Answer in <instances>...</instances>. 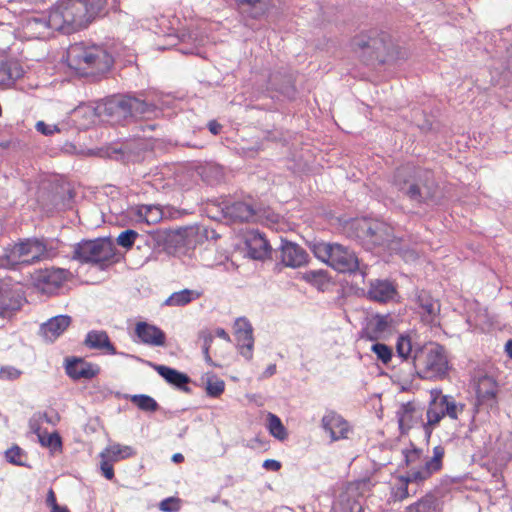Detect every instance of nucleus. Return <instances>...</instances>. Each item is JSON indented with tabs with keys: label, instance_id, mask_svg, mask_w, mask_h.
<instances>
[{
	"label": "nucleus",
	"instance_id": "nucleus-1",
	"mask_svg": "<svg viewBox=\"0 0 512 512\" xmlns=\"http://www.w3.org/2000/svg\"><path fill=\"white\" fill-rule=\"evenodd\" d=\"M67 65L92 82L106 78L114 66L112 53L103 45L74 43L67 51Z\"/></svg>",
	"mask_w": 512,
	"mask_h": 512
},
{
	"label": "nucleus",
	"instance_id": "nucleus-2",
	"mask_svg": "<svg viewBox=\"0 0 512 512\" xmlns=\"http://www.w3.org/2000/svg\"><path fill=\"white\" fill-rule=\"evenodd\" d=\"M158 107L151 101L133 94H118L98 103L100 121L120 125L129 118L155 114Z\"/></svg>",
	"mask_w": 512,
	"mask_h": 512
},
{
	"label": "nucleus",
	"instance_id": "nucleus-3",
	"mask_svg": "<svg viewBox=\"0 0 512 512\" xmlns=\"http://www.w3.org/2000/svg\"><path fill=\"white\" fill-rule=\"evenodd\" d=\"M353 50L365 65H384L394 57L391 35L379 28L363 30L351 40Z\"/></svg>",
	"mask_w": 512,
	"mask_h": 512
},
{
	"label": "nucleus",
	"instance_id": "nucleus-4",
	"mask_svg": "<svg viewBox=\"0 0 512 512\" xmlns=\"http://www.w3.org/2000/svg\"><path fill=\"white\" fill-rule=\"evenodd\" d=\"M411 363L409 381L415 376L427 381H441L449 369L444 347L435 342L416 348Z\"/></svg>",
	"mask_w": 512,
	"mask_h": 512
},
{
	"label": "nucleus",
	"instance_id": "nucleus-5",
	"mask_svg": "<svg viewBox=\"0 0 512 512\" xmlns=\"http://www.w3.org/2000/svg\"><path fill=\"white\" fill-rule=\"evenodd\" d=\"M82 0H59L49 10V26L64 34H72L87 26Z\"/></svg>",
	"mask_w": 512,
	"mask_h": 512
},
{
	"label": "nucleus",
	"instance_id": "nucleus-6",
	"mask_svg": "<svg viewBox=\"0 0 512 512\" xmlns=\"http://www.w3.org/2000/svg\"><path fill=\"white\" fill-rule=\"evenodd\" d=\"M445 456V448L437 445L433 448V455L425 461L419 469H411L408 475L398 476L391 489V497L394 501H403L409 497V483H423L428 480L434 473L439 472L443 467V458Z\"/></svg>",
	"mask_w": 512,
	"mask_h": 512
},
{
	"label": "nucleus",
	"instance_id": "nucleus-7",
	"mask_svg": "<svg viewBox=\"0 0 512 512\" xmlns=\"http://www.w3.org/2000/svg\"><path fill=\"white\" fill-rule=\"evenodd\" d=\"M115 256L114 244L109 238H96L75 244L72 259L105 270L115 262Z\"/></svg>",
	"mask_w": 512,
	"mask_h": 512
},
{
	"label": "nucleus",
	"instance_id": "nucleus-8",
	"mask_svg": "<svg viewBox=\"0 0 512 512\" xmlns=\"http://www.w3.org/2000/svg\"><path fill=\"white\" fill-rule=\"evenodd\" d=\"M156 139L144 134L137 135L122 143L114 144L106 149L110 159L120 161L124 164L142 162L148 154H151L155 147Z\"/></svg>",
	"mask_w": 512,
	"mask_h": 512
},
{
	"label": "nucleus",
	"instance_id": "nucleus-9",
	"mask_svg": "<svg viewBox=\"0 0 512 512\" xmlns=\"http://www.w3.org/2000/svg\"><path fill=\"white\" fill-rule=\"evenodd\" d=\"M47 257V244L43 238H25L6 250L0 265L15 269L21 263L30 264Z\"/></svg>",
	"mask_w": 512,
	"mask_h": 512
},
{
	"label": "nucleus",
	"instance_id": "nucleus-10",
	"mask_svg": "<svg viewBox=\"0 0 512 512\" xmlns=\"http://www.w3.org/2000/svg\"><path fill=\"white\" fill-rule=\"evenodd\" d=\"M218 206L223 217L232 223L254 222L261 212V204L250 195L224 197Z\"/></svg>",
	"mask_w": 512,
	"mask_h": 512
},
{
	"label": "nucleus",
	"instance_id": "nucleus-11",
	"mask_svg": "<svg viewBox=\"0 0 512 512\" xmlns=\"http://www.w3.org/2000/svg\"><path fill=\"white\" fill-rule=\"evenodd\" d=\"M433 396L429 403L426 419L424 424L425 432L430 436L432 430L440 423V421L448 416L451 419H456L458 413L463 410L464 405H457L456 402L448 395H439V391L432 390Z\"/></svg>",
	"mask_w": 512,
	"mask_h": 512
},
{
	"label": "nucleus",
	"instance_id": "nucleus-12",
	"mask_svg": "<svg viewBox=\"0 0 512 512\" xmlns=\"http://www.w3.org/2000/svg\"><path fill=\"white\" fill-rule=\"evenodd\" d=\"M192 233L193 230L186 227L159 229L154 233L153 239L168 254H185L188 249L194 247Z\"/></svg>",
	"mask_w": 512,
	"mask_h": 512
},
{
	"label": "nucleus",
	"instance_id": "nucleus-13",
	"mask_svg": "<svg viewBox=\"0 0 512 512\" xmlns=\"http://www.w3.org/2000/svg\"><path fill=\"white\" fill-rule=\"evenodd\" d=\"M415 170L416 165H402L394 171L391 180L392 187L412 202L415 198L421 197L415 181L427 180L424 174H419Z\"/></svg>",
	"mask_w": 512,
	"mask_h": 512
},
{
	"label": "nucleus",
	"instance_id": "nucleus-14",
	"mask_svg": "<svg viewBox=\"0 0 512 512\" xmlns=\"http://www.w3.org/2000/svg\"><path fill=\"white\" fill-rule=\"evenodd\" d=\"M296 77L287 67H280L270 72L267 79V91L277 93L288 100H294L297 95Z\"/></svg>",
	"mask_w": 512,
	"mask_h": 512
},
{
	"label": "nucleus",
	"instance_id": "nucleus-15",
	"mask_svg": "<svg viewBox=\"0 0 512 512\" xmlns=\"http://www.w3.org/2000/svg\"><path fill=\"white\" fill-rule=\"evenodd\" d=\"M274 260L279 261L276 266L281 264L295 269L306 265L309 255L299 244L281 237L280 245L274 251Z\"/></svg>",
	"mask_w": 512,
	"mask_h": 512
},
{
	"label": "nucleus",
	"instance_id": "nucleus-16",
	"mask_svg": "<svg viewBox=\"0 0 512 512\" xmlns=\"http://www.w3.org/2000/svg\"><path fill=\"white\" fill-rule=\"evenodd\" d=\"M395 419L398 424L400 435H407L413 428L422 425L423 408L415 400L401 402L395 410Z\"/></svg>",
	"mask_w": 512,
	"mask_h": 512
},
{
	"label": "nucleus",
	"instance_id": "nucleus-17",
	"mask_svg": "<svg viewBox=\"0 0 512 512\" xmlns=\"http://www.w3.org/2000/svg\"><path fill=\"white\" fill-rule=\"evenodd\" d=\"M68 271L62 268H45L35 270L31 275L32 283L36 289L44 294H54L67 279Z\"/></svg>",
	"mask_w": 512,
	"mask_h": 512
},
{
	"label": "nucleus",
	"instance_id": "nucleus-18",
	"mask_svg": "<svg viewBox=\"0 0 512 512\" xmlns=\"http://www.w3.org/2000/svg\"><path fill=\"white\" fill-rule=\"evenodd\" d=\"M415 172H419V174H424L426 177V181H415L419 192L421 193V197L415 198L414 202L418 205H436L439 203V184L435 178L434 171L416 165Z\"/></svg>",
	"mask_w": 512,
	"mask_h": 512
},
{
	"label": "nucleus",
	"instance_id": "nucleus-19",
	"mask_svg": "<svg viewBox=\"0 0 512 512\" xmlns=\"http://www.w3.org/2000/svg\"><path fill=\"white\" fill-rule=\"evenodd\" d=\"M247 255L253 260L264 261L266 259L274 260V251L266 239L264 233L259 230H252L245 239Z\"/></svg>",
	"mask_w": 512,
	"mask_h": 512
},
{
	"label": "nucleus",
	"instance_id": "nucleus-20",
	"mask_svg": "<svg viewBox=\"0 0 512 512\" xmlns=\"http://www.w3.org/2000/svg\"><path fill=\"white\" fill-rule=\"evenodd\" d=\"M64 362L65 372L73 381L91 380L101 370L99 365L87 362L81 357H66Z\"/></svg>",
	"mask_w": 512,
	"mask_h": 512
},
{
	"label": "nucleus",
	"instance_id": "nucleus-21",
	"mask_svg": "<svg viewBox=\"0 0 512 512\" xmlns=\"http://www.w3.org/2000/svg\"><path fill=\"white\" fill-rule=\"evenodd\" d=\"M329 266L340 273H355L359 270V260L352 250L337 243Z\"/></svg>",
	"mask_w": 512,
	"mask_h": 512
},
{
	"label": "nucleus",
	"instance_id": "nucleus-22",
	"mask_svg": "<svg viewBox=\"0 0 512 512\" xmlns=\"http://www.w3.org/2000/svg\"><path fill=\"white\" fill-rule=\"evenodd\" d=\"M322 428L329 434L331 441L347 439L351 432L349 423L335 411H328L321 420Z\"/></svg>",
	"mask_w": 512,
	"mask_h": 512
},
{
	"label": "nucleus",
	"instance_id": "nucleus-23",
	"mask_svg": "<svg viewBox=\"0 0 512 512\" xmlns=\"http://www.w3.org/2000/svg\"><path fill=\"white\" fill-rule=\"evenodd\" d=\"M420 345H415L409 336L400 335L396 342V352L394 355L395 361H398L399 365L404 366L401 371L406 370V373L401 376V381L408 382L410 378V367L413 366L412 359L415 354V349Z\"/></svg>",
	"mask_w": 512,
	"mask_h": 512
},
{
	"label": "nucleus",
	"instance_id": "nucleus-24",
	"mask_svg": "<svg viewBox=\"0 0 512 512\" xmlns=\"http://www.w3.org/2000/svg\"><path fill=\"white\" fill-rule=\"evenodd\" d=\"M235 338L237 345L240 349V354L246 359L250 360L253 357V328L250 322L240 317L235 322Z\"/></svg>",
	"mask_w": 512,
	"mask_h": 512
},
{
	"label": "nucleus",
	"instance_id": "nucleus-25",
	"mask_svg": "<svg viewBox=\"0 0 512 512\" xmlns=\"http://www.w3.org/2000/svg\"><path fill=\"white\" fill-rule=\"evenodd\" d=\"M72 317L69 315H57L51 317L40 325L39 334L48 342L53 343L71 325Z\"/></svg>",
	"mask_w": 512,
	"mask_h": 512
},
{
	"label": "nucleus",
	"instance_id": "nucleus-26",
	"mask_svg": "<svg viewBox=\"0 0 512 512\" xmlns=\"http://www.w3.org/2000/svg\"><path fill=\"white\" fill-rule=\"evenodd\" d=\"M85 6V18L87 26L97 18H103L108 15L110 10L118 11L120 0H82Z\"/></svg>",
	"mask_w": 512,
	"mask_h": 512
},
{
	"label": "nucleus",
	"instance_id": "nucleus-27",
	"mask_svg": "<svg viewBox=\"0 0 512 512\" xmlns=\"http://www.w3.org/2000/svg\"><path fill=\"white\" fill-rule=\"evenodd\" d=\"M416 303L422 309V320L430 326H438L440 304L427 291H420L416 296Z\"/></svg>",
	"mask_w": 512,
	"mask_h": 512
},
{
	"label": "nucleus",
	"instance_id": "nucleus-28",
	"mask_svg": "<svg viewBox=\"0 0 512 512\" xmlns=\"http://www.w3.org/2000/svg\"><path fill=\"white\" fill-rule=\"evenodd\" d=\"M397 294L394 283L388 279H374L370 281L367 297L370 300L386 303Z\"/></svg>",
	"mask_w": 512,
	"mask_h": 512
},
{
	"label": "nucleus",
	"instance_id": "nucleus-29",
	"mask_svg": "<svg viewBox=\"0 0 512 512\" xmlns=\"http://www.w3.org/2000/svg\"><path fill=\"white\" fill-rule=\"evenodd\" d=\"M391 322L390 314L376 313L367 322L366 327L362 329V337L370 341L378 340L384 333L389 331Z\"/></svg>",
	"mask_w": 512,
	"mask_h": 512
},
{
	"label": "nucleus",
	"instance_id": "nucleus-30",
	"mask_svg": "<svg viewBox=\"0 0 512 512\" xmlns=\"http://www.w3.org/2000/svg\"><path fill=\"white\" fill-rule=\"evenodd\" d=\"M71 117L74 123L80 129H87L95 125L100 120L98 113V103L96 105L82 103L71 111Z\"/></svg>",
	"mask_w": 512,
	"mask_h": 512
},
{
	"label": "nucleus",
	"instance_id": "nucleus-31",
	"mask_svg": "<svg viewBox=\"0 0 512 512\" xmlns=\"http://www.w3.org/2000/svg\"><path fill=\"white\" fill-rule=\"evenodd\" d=\"M135 334L140 342L151 346H164L166 334L159 327L147 322H138L135 326Z\"/></svg>",
	"mask_w": 512,
	"mask_h": 512
},
{
	"label": "nucleus",
	"instance_id": "nucleus-32",
	"mask_svg": "<svg viewBox=\"0 0 512 512\" xmlns=\"http://www.w3.org/2000/svg\"><path fill=\"white\" fill-rule=\"evenodd\" d=\"M83 344L93 350L104 351L109 355H116L117 350L104 330H91L86 334Z\"/></svg>",
	"mask_w": 512,
	"mask_h": 512
},
{
	"label": "nucleus",
	"instance_id": "nucleus-33",
	"mask_svg": "<svg viewBox=\"0 0 512 512\" xmlns=\"http://www.w3.org/2000/svg\"><path fill=\"white\" fill-rule=\"evenodd\" d=\"M235 3L242 15L253 20L261 19L268 11V0H237Z\"/></svg>",
	"mask_w": 512,
	"mask_h": 512
},
{
	"label": "nucleus",
	"instance_id": "nucleus-34",
	"mask_svg": "<svg viewBox=\"0 0 512 512\" xmlns=\"http://www.w3.org/2000/svg\"><path fill=\"white\" fill-rule=\"evenodd\" d=\"M361 242V245L366 249L372 251L378 246H382L385 241V229L380 223L371 220V229H367Z\"/></svg>",
	"mask_w": 512,
	"mask_h": 512
},
{
	"label": "nucleus",
	"instance_id": "nucleus-35",
	"mask_svg": "<svg viewBox=\"0 0 512 512\" xmlns=\"http://www.w3.org/2000/svg\"><path fill=\"white\" fill-rule=\"evenodd\" d=\"M168 384H190V377L172 367L148 362Z\"/></svg>",
	"mask_w": 512,
	"mask_h": 512
},
{
	"label": "nucleus",
	"instance_id": "nucleus-36",
	"mask_svg": "<svg viewBox=\"0 0 512 512\" xmlns=\"http://www.w3.org/2000/svg\"><path fill=\"white\" fill-rule=\"evenodd\" d=\"M30 428L33 433H35L38 437L39 442L44 447H52V448H61L62 441L61 437L57 432L47 433L43 432L38 425V420L31 419L30 420Z\"/></svg>",
	"mask_w": 512,
	"mask_h": 512
},
{
	"label": "nucleus",
	"instance_id": "nucleus-37",
	"mask_svg": "<svg viewBox=\"0 0 512 512\" xmlns=\"http://www.w3.org/2000/svg\"><path fill=\"white\" fill-rule=\"evenodd\" d=\"M135 454L131 446L121 445L118 443L107 446L101 453L100 458L109 459L112 462H117L127 459Z\"/></svg>",
	"mask_w": 512,
	"mask_h": 512
},
{
	"label": "nucleus",
	"instance_id": "nucleus-38",
	"mask_svg": "<svg viewBox=\"0 0 512 512\" xmlns=\"http://www.w3.org/2000/svg\"><path fill=\"white\" fill-rule=\"evenodd\" d=\"M332 512H362V506L358 499L342 491L333 503Z\"/></svg>",
	"mask_w": 512,
	"mask_h": 512
},
{
	"label": "nucleus",
	"instance_id": "nucleus-39",
	"mask_svg": "<svg viewBox=\"0 0 512 512\" xmlns=\"http://www.w3.org/2000/svg\"><path fill=\"white\" fill-rule=\"evenodd\" d=\"M337 243H329L319 240H313L308 242V247L314 256L329 265L334 252V247Z\"/></svg>",
	"mask_w": 512,
	"mask_h": 512
},
{
	"label": "nucleus",
	"instance_id": "nucleus-40",
	"mask_svg": "<svg viewBox=\"0 0 512 512\" xmlns=\"http://www.w3.org/2000/svg\"><path fill=\"white\" fill-rule=\"evenodd\" d=\"M405 512H440V509L436 497L427 494L414 504L408 506Z\"/></svg>",
	"mask_w": 512,
	"mask_h": 512
},
{
	"label": "nucleus",
	"instance_id": "nucleus-41",
	"mask_svg": "<svg viewBox=\"0 0 512 512\" xmlns=\"http://www.w3.org/2000/svg\"><path fill=\"white\" fill-rule=\"evenodd\" d=\"M198 297H199L198 292L186 288L181 291L172 293L165 300L164 304L167 306H177V307L185 306Z\"/></svg>",
	"mask_w": 512,
	"mask_h": 512
},
{
	"label": "nucleus",
	"instance_id": "nucleus-42",
	"mask_svg": "<svg viewBox=\"0 0 512 512\" xmlns=\"http://www.w3.org/2000/svg\"><path fill=\"white\" fill-rule=\"evenodd\" d=\"M11 293L12 291L8 286L0 285V316L3 318L20 309V304L12 301Z\"/></svg>",
	"mask_w": 512,
	"mask_h": 512
},
{
	"label": "nucleus",
	"instance_id": "nucleus-43",
	"mask_svg": "<svg viewBox=\"0 0 512 512\" xmlns=\"http://www.w3.org/2000/svg\"><path fill=\"white\" fill-rule=\"evenodd\" d=\"M367 229H371V220L367 218L353 219L347 225L349 236L360 244L365 235V231H368Z\"/></svg>",
	"mask_w": 512,
	"mask_h": 512
},
{
	"label": "nucleus",
	"instance_id": "nucleus-44",
	"mask_svg": "<svg viewBox=\"0 0 512 512\" xmlns=\"http://www.w3.org/2000/svg\"><path fill=\"white\" fill-rule=\"evenodd\" d=\"M266 427H267L269 433L276 439H278L280 441H284L287 439V437H288L287 429L285 428L281 419L277 415H275L271 412H269L267 414Z\"/></svg>",
	"mask_w": 512,
	"mask_h": 512
},
{
	"label": "nucleus",
	"instance_id": "nucleus-45",
	"mask_svg": "<svg viewBox=\"0 0 512 512\" xmlns=\"http://www.w3.org/2000/svg\"><path fill=\"white\" fill-rule=\"evenodd\" d=\"M372 483L370 479L364 478L352 481L347 484L344 491L348 493L351 497H354L359 500L360 497L365 496L367 493L371 491Z\"/></svg>",
	"mask_w": 512,
	"mask_h": 512
},
{
	"label": "nucleus",
	"instance_id": "nucleus-46",
	"mask_svg": "<svg viewBox=\"0 0 512 512\" xmlns=\"http://www.w3.org/2000/svg\"><path fill=\"white\" fill-rule=\"evenodd\" d=\"M127 398L142 411L155 412L159 408L158 403L145 394L129 395Z\"/></svg>",
	"mask_w": 512,
	"mask_h": 512
},
{
	"label": "nucleus",
	"instance_id": "nucleus-47",
	"mask_svg": "<svg viewBox=\"0 0 512 512\" xmlns=\"http://www.w3.org/2000/svg\"><path fill=\"white\" fill-rule=\"evenodd\" d=\"M371 351L377 356V359L381 361L384 365H388L392 363L395 366L396 361L394 358V354L392 348L388 345L380 342H376L372 345Z\"/></svg>",
	"mask_w": 512,
	"mask_h": 512
},
{
	"label": "nucleus",
	"instance_id": "nucleus-48",
	"mask_svg": "<svg viewBox=\"0 0 512 512\" xmlns=\"http://www.w3.org/2000/svg\"><path fill=\"white\" fill-rule=\"evenodd\" d=\"M138 216L147 224H156L162 219V211L156 206L143 205L138 209Z\"/></svg>",
	"mask_w": 512,
	"mask_h": 512
},
{
	"label": "nucleus",
	"instance_id": "nucleus-49",
	"mask_svg": "<svg viewBox=\"0 0 512 512\" xmlns=\"http://www.w3.org/2000/svg\"><path fill=\"white\" fill-rule=\"evenodd\" d=\"M404 460L408 467H410V470L413 469H419L420 467L416 468L414 465L419 463L423 456V451L420 448H416L413 445H411V448H407L403 450Z\"/></svg>",
	"mask_w": 512,
	"mask_h": 512
},
{
	"label": "nucleus",
	"instance_id": "nucleus-50",
	"mask_svg": "<svg viewBox=\"0 0 512 512\" xmlns=\"http://www.w3.org/2000/svg\"><path fill=\"white\" fill-rule=\"evenodd\" d=\"M137 237V231L133 229H126L118 235L116 242L119 246L129 250L134 246Z\"/></svg>",
	"mask_w": 512,
	"mask_h": 512
},
{
	"label": "nucleus",
	"instance_id": "nucleus-51",
	"mask_svg": "<svg viewBox=\"0 0 512 512\" xmlns=\"http://www.w3.org/2000/svg\"><path fill=\"white\" fill-rule=\"evenodd\" d=\"M5 456L8 462L18 466L24 465V460L26 458L24 451L19 446H13L8 449Z\"/></svg>",
	"mask_w": 512,
	"mask_h": 512
},
{
	"label": "nucleus",
	"instance_id": "nucleus-52",
	"mask_svg": "<svg viewBox=\"0 0 512 512\" xmlns=\"http://www.w3.org/2000/svg\"><path fill=\"white\" fill-rule=\"evenodd\" d=\"M496 390L493 388L482 392L480 389L477 390V399L479 405H486L489 407H493L496 404Z\"/></svg>",
	"mask_w": 512,
	"mask_h": 512
},
{
	"label": "nucleus",
	"instance_id": "nucleus-53",
	"mask_svg": "<svg viewBox=\"0 0 512 512\" xmlns=\"http://www.w3.org/2000/svg\"><path fill=\"white\" fill-rule=\"evenodd\" d=\"M303 278L311 284L321 285L326 281V272L323 270H310L304 274Z\"/></svg>",
	"mask_w": 512,
	"mask_h": 512
},
{
	"label": "nucleus",
	"instance_id": "nucleus-54",
	"mask_svg": "<svg viewBox=\"0 0 512 512\" xmlns=\"http://www.w3.org/2000/svg\"><path fill=\"white\" fill-rule=\"evenodd\" d=\"M22 372L15 367L5 366L0 369V380L2 381H15L19 378Z\"/></svg>",
	"mask_w": 512,
	"mask_h": 512
},
{
	"label": "nucleus",
	"instance_id": "nucleus-55",
	"mask_svg": "<svg viewBox=\"0 0 512 512\" xmlns=\"http://www.w3.org/2000/svg\"><path fill=\"white\" fill-rule=\"evenodd\" d=\"M9 76L6 77V82L14 83L17 79L21 78L23 76V69L21 65L16 61H9Z\"/></svg>",
	"mask_w": 512,
	"mask_h": 512
},
{
	"label": "nucleus",
	"instance_id": "nucleus-56",
	"mask_svg": "<svg viewBox=\"0 0 512 512\" xmlns=\"http://www.w3.org/2000/svg\"><path fill=\"white\" fill-rule=\"evenodd\" d=\"M179 499L174 497H169L162 500L159 504L160 510L164 512H174L179 510Z\"/></svg>",
	"mask_w": 512,
	"mask_h": 512
},
{
	"label": "nucleus",
	"instance_id": "nucleus-57",
	"mask_svg": "<svg viewBox=\"0 0 512 512\" xmlns=\"http://www.w3.org/2000/svg\"><path fill=\"white\" fill-rule=\"evenodd\" d=\"M100 469L102 471L103 476L108 479L112 480L115 476L114 474V468H113V462L106 458H101L100 462Z\"/></svg>",
	"mask_w": 512,
	"mask_h": 512
},
{
	"label": "nucleus",
	"instance_id": "nucleus-58",
	"mask_svg": "<svg viewBox=\"0 0 512 512\" xmlns=\"http://www.w3.org/2000/svg\"><path fill=\"white\" fill-rule=\"evenodd\" d=\"M201 384H225V380L222 379L217 373L213 371H207L201 377Z\"/></svg>",
	"mask_w": 512,
	"mask_h": 512
},
{
	"label": "nucleus",
	"instance_id": "nucleus-59",
	"mask_svg": "<svg viewBox=\"0 0 512 512\" xmlns=\"http://www.w3.org/2000/svg\"><path fill=\"white\" fill-rule=\"evenodd\" d=\"M31 419L38 420L39 426L42 421H45L52 425H56L60 421V416L57 413H54L53 415L49 416L47 413L39 412V413H36Z\"/></svg>",
	"mask_w": 512,
	"mask_h": 512
},
{
	"label": "nucleus",
	"instance_id": "nucleus-60",
	"mask_svg": "<svg viewBox=\"0 0 512 512\" xmlns=\"http://www.w3.org/2000/svg\"><path fill=\"white\" fill-rule=\"evenodd\" d=\"M36 130L45 136L52 135L54 132H59L60 130L57 126H49L44 121H38L36 123Z\"/></svg>",
	"mask_w": 512,
	"mask_h": 512
},
{
	"label": "nucleus",
	"instance_id": "nucleus-61",
	"mask_svg": "<svg viewBox=\"0 0 512 512\" xmlns=\"http://www.w3.org/2000/svg\"><path fill=\"white\" fill-rule=\"evenodd\" d=\"M9 61H1L0 62V83L1 84H11V82H6V77L9 76Z\"/></svg>",
	"mask_w": 512,
	"mask_h": 512
},
{
	"label": "nucleus",
	"instance_id": "nucleus-62",
	"mask_svg": "<svg viewBox=\"0 0 512 512\" xmlns=\"http://www.w3.org/2000/svg\"><path fill=\"white\" fill-rule=\"evenodd\" d=\"M423 116H424L423 121H422L421 123H417V126H418V128H419L422 132H424V133H428V132H430V131H432V130H433V122H432V120H431L429 117H427L425 114H423Z\"/></svg>",
	"mask_w": 512,
	"mask_h": 512
},
{
	"label": "nucleus",
	"instance_id": "nucleus-63",
	"mask_svg": "<svg viewBox=\"0 0 512 512\" xmlns=\"http://www.w3.org/2000/svg\"><path fill=\"white\" fill-rule=\"evenodd\" d=\"M263 468L270 471H278L281 468V463L274 459H267L263 462Z\"/></svg>",
	"mask_w": 512,
	"mask_h": 512
},
{
	"label": "nucleus",
	"instance_id": "nucleus-64",
	"mask_svg": "<svg viewBox=\"0 0 512 512\" xmlns=\"http://www.w3.org/2000/svg\"><path fill=\"white\" fill-rule=\"evenodd\" d=\"M225 386H206V393L210 397H218L224 392Z\"/></svg>",
	"mask_w": 512,
	"mask_h": 512
}]
</instances>
